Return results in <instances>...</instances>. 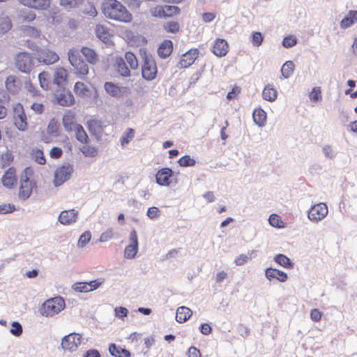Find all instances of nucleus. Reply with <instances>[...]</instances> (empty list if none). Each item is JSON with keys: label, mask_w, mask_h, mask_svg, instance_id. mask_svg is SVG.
Listing matches in <instances>:
<instances>
[{"label": "nucleus", "mask_w": 357, "mask_h": 357, "mask_svg": "<svg viewBox=\"0 0 357 357\" xmlns=\"http://www.w3.org/2000/svg\"><path fill=\"white\" fill-rule=\"evenodd\" d=\"M173 50V43L171 40H166L158 47V54L160 57L165 59L169 56Z\"/></svg>", "instance_id": "a878e982"}, {"label": "nucleus", "mask_w": 357, "mask_h": 357, "mask_svg": "<svg viewBox=\"0 0 357 357\" xmlns=\"http://www.w3.org/2000/svg\"><path fill=\"white\" fill-rule=\"evenodd\" d=\"M73 289L77 292H89L91 291V289L89 287L88 282H76L73 285Z\"/></svg>", "instance_id": "79ce46f5"}, {"label": "nucleus", "mask_w": 357, "mask_h": 357, "mask_svg": "<svg viewBox=\"0 0 357 357\" xmlns=\"http://www.w3.org/2000/svg\"><path fill=\"white\" fill-rule=\"evenodd\" d=\"M152 15L155 17L165 18L164 6H157L152 11Z\"/></svg>", "instance_id": "e2e57ef3"}, {"label": "nucleus", "mask_w": 357, "mask_h": 357, "mask_svg": "<svg viewBox=\"0 0 357 357\" xmlns=\"http://www.w3.org/2000/svg\"><path fill=\"white\" fill-rule=\"evenodd\" d=\"M265 276L268 280L276 279L281 282H284L288 279V275L286 273L271 267L265 270Z\"/></svg>", "instance_id": "dca6fc26"}, {"label": "nucleus", "mask_w": 357, "mask_h": 357, "mask_svg": "<svg viewBox=\"0 0 357 357\" xmlns=\"http://www.w3.org/2000/svg\"><path fill=\"white\" fill-rule=\"evenodd\" d=\"M264 37L261 33L256 31L252 33V43L254 46L258 47L261 45Z\"/></svg>", "instance_id": "6e6d98bb"}, {"label": "nucleus", "mask_w": 357, "mask_h": 357, "mask_svg": "<svg viewBox=\"0 0 357 357\" xmlns=\"http://www.w3.org/2000/svg\"><path fill=\"white\" fill-rule=\"evenodd\" d=\"M114 312L116 317L120 319H123L127 317L128 313V309L124 307H116L114 309Z\"/></svg>", "instance_id": "bf43d9fd"}, {"label": "nucleus", "mask_w": 357, "mask_h": 357, "mask_svg": "<svg viewBox=\"0 0 357 357\" xmlns=\"http://www.w3.org/2000/svg\"><path fill=\"white\" fill-rule=\"evenodd\" d=\"M83 357H100V354L97 349H91L84 353Z\"/></svg>", "instance_id": "774afa93"}, {"label": "nucleus", "mask_w": 357, "mask_h": 357, "mask_svg": "<svg viewBox=\"0 0 357 357\" xmlns=\"http://www.w3.org/2000/svg\"><path fill=\"white\" fill-rule=\"evenodd\" d=\"M68 54V60L76 70V73L81 75H87L89 73L88 65L81 59L79 50L70 49Z\"/></svg>", "instance_id": "39448f33"}, {"label": "nucleus", "mask_w": 357, "mask_h": 357, "mask_svg": "<svg viewBox=\"0 0 357 357\" xmlns=\"http://www.w3.org/2000/svg\"><path fill=\"white\" fill-rule=\"evenodd\" d=\"M17 1L24 6L36 10H45L50 5V0H17Z\"/></svg>", "instance_id": "2eb2a0df"}, {"label": "nucleus", "mask_w": 357, "mask_h": 357, "mask_svg": "<svg viewBox=\"0 0 357 357\" xmlns=\"http://www.w3.org/2000/svg\"><path fill=\"white\" fill-rule=\"evenodd\" d=\"M16 83H18V81L14 76L10 75L6 80V86L8 91L15 93L18 89V86Z\"/></svg>", "instance_id": "58836bf2"}, {"label": "nucleus", "mask_w": 357, "mask_h": 357, "mask_svg": "<svg viewBox=\"0 0 357 357\" xmlns=\"http://www.w3.org/2000/svg\"><path fill=\"white\" fill-rule=\"evenodd\" d=\"M192 314V310L185 307H178L176 313V320L178 323L185 322Z\"/></svg>", "instance_id": "393cba45"}, {"label": "nucleus", "mask_w": 357, "mask_h": 357, "mask_svg": "<svg viewBox=\"0 0 357 357\" xmlns=\"http://www.w3.org/2000/svg\"><path fill=\"white\" fill-rule=\"evenodd\" d=\"M278 96L277 90L271 84H267L262 91V98L267 101L273 102Z\"/></svg>", "instance_id": "cd10ccee"}, {"label": "nucleus", "mask_w": 357, "mask_h": 357, "mask_svg": "<svg viewBox=\"0 0 357 357\" xmlns=\"http://www.w3.org/2000/svg\"><path fill=\"white\" fill-rule=\"evenodd\" d=\"M274 261L286 268H291L294 266V263L289 258L283 254H278L274 257Z\"/></svg>", "instance_id": "2f4dec72"}, {"label": "nucleus", "mask_w": 357, "mask_h": 357, "mask_svg": "<svg viewBox=\"0 0 357 357\" xmlns=\"http://www.w3.org/2000/svg\"><path fill=\"white\" fill-rule=\"evenodd\" d=\"M357 22V10H349L347 15L341 20L340 27L347 29Z\"/></svg>", "instance_id": "5701e85b"}, {"label": "nucleus", "mask_w": 357, "mask_h": 357, "mask_svg": "<svg viewBox=\"0 0 357 357\" xmlns=\"http://www.w3.org/2000/svg\"><path fill=\"white\" fill-rule=\"evenodd\" d=\"M270 225L276 228H280L281 220L279 215L276 214H271L268 218Z\"/></svg>", "instance_id": "4d7b16f0"}, {"label": "nucleus", "mask_w": 357, "mask_h": 357, "mask_svg": "<svg viewBox=\"0 0 357 357\" xmlns=\"http://www.w3.org/2000/svg\"><path fill=\"white\" fill-rule=\"evenodd\" d=\"M33 169L28 167L25 168L21 175V185L19 190V197L21 199H27L33 190L35 183L30 181L31 176L33 175Z\"/></svg>", "instance_id": "f03ea898"}, {"label": "nucleus", "mask_w": 357, "mask_h": 357, "mask_svg": "<svg viewBox=\"0 0 357 357\" xmlns=\"http://www.w3.org/2000/svg\"><path fill=\"white\" fill-rule=\"evenodd\" d=\"M123 59L130 69L136 70L138 68V61L133 53L130 52H126Z\"/></svg>", "instance_id": "72a5a7b5"}, {"label": "nucleus", "mask_w": 357, "mask_h": 357, "mask_svg": "<svg viewBox=\"0 0 357 357\" xmlns=\"http://www.w3.org/2000/svg\"><path fill=\"white\" fill-rule=\"evenodd\" d=\"M12 27V23L9 17H6L0 20V31L6 33Z\"/></svg>", "instance_id": "37998d69"}, {"label": "nucleus", "mask_w": 357, "mask_h": 357, "mask_svg": "<svg viewBox=\"0 0 357 357\" xmlns=\"http://www.w3.org/2000/svg\"><path fill=\"white\" fill-rule=\"evenodd\" d=\"M82 2L83 0H59L60 5L66 9L75 8L82 4Z\"/></svg>", "instance_id": "a19ab883"}, {"label": "nucleus", "mask_w": 357, "mask_h": 357, "mask_svg": "<svg viewBox=\"0 0 357 357\" xmlns=\"http://www.w3.org/2000/svg\"><path fill=\"white\" fill-rule=\"evenodd\" d=\"M174 172L170 168H162L160 169L156 175V183L162 186H168L170 184L169 178L173 175Z\"/></svg>", "instance_id": "4468645a"}, {"label": "nucleus", "mask_w": 357, "mask_h": 357, "mask_svg": "<svg viewBox=\"0 0 357 357\" xmlns=\"http://www.w3.org/2000/svg\"><path fill=\"white\" fill-rule=\"evenodd\" d=\"M146 215L149 218L155 219L159 216L160 210L155 206L150 207L148 208Z\"/></svg>", "instance_id": "052dcab7"}, {"label": "nucleus", "mask_w": 357, "mask_h": 357, "mask_svg": "<svg viewBox=\"0 0 357 357\" xmlns=\"http://www.w3.org/2000/svg\"><path fill=\"white\" fill-rule=\"evenodd\" d=\"M81 344V336L77 333H70L63 337L61 347L65 350L73 351Z\"/></svg>", "instance_id": "9b49d317"}, {"label": "nucleus", "mask_w": 357, "mask_h": 357, "mask_svg": "<svg viewBox=\"0 0 357 357\" xmlns=\"http://www.w3.org/2000/svg\"><path fill=\"white\" fill-rule=\"evenodd\" d=\"M294 66L293 61H286L281 68V73L282 76L286 79L289 78L294 73Z\"/></svg>", "instance_id": "f704fd0d"}, {"label": "nucleus", "mask_w": 357, "mask_h": 357, "mask_svg": "<svg viewBox=\"0 0 357 357\" xmlns=\"http://www.w3.org/2000/svg\"><path fill=\"white\" fill-rule=\"evenodd\" d=\"M106 93L112 98H121L131 93V89L128 86H120L112 82H106L104 84Z\"/></svg>", "instance_id": "423d86ee"}, {"label": "nucleus", "mask_w": 357, "mask_h": 357, "mask_svg": "<svg viewBox=\"0 0 357 357\" xmlns=\"http://www.w3.org/2000/svg\"><path fill=\"white\" fill-rule=\"evenodd\" d=\"M20 17L24 21L30 22L36 19V15L32 11L22 10L20 12Z\"/></svg>", "instance_id": "3c124183"}, {"label": "nucleus", "mask_w": 357, "mask_h": 357, "mask_svg": "<svg viewBox=\"0 0 357 357\" xmlns=\"http://www.w3.org/2000/svg\"><path fill=\"white\" fill-rule=\"evenodd\" d=\"M59 128V123L58 121L56 119L53 118V119H50V121H49V123H48V126L47 128V132L48 134H50L51 135L57 136L59 135V133H58Z\"/></svg>", "instance_id": "e433bc0d"}, {"label": "nucleus", "mask_w": 357, "mask_h": 357, "mask_svg": "<svg viewBox=\"0 0 357 357\" xmlns=\"http://www.w3.org/2000/svg\"><path fill=\"white\" fill-rule=\"evenodd\" d=\"M74 172V167L69 163H65L59 167L54 172L53 183L55 187H59L68 181Z\"/></svg>", "instance_id": "20e7f679"}, {"label": "nucleus", "mask_w": 357, "mask_h": 357, "mask_svg": "<svg viewBox=\"0 0 357 357\" xmlns=\"http://www.w3.org/2000/svg\"><path fill=\"white\" fill-rule=\"evenodd\" d=\"M165 9V15L166 17H171L174 15L178 14L180 12V9L178 7L175 6H164Z\"/></svg>", "instance_id": "09e8293b"}, {"label": "nucleus", "mask_w": 357, "mask_h": 357, "mask_svg": "<svg viewBox=\"0 0 357 357\" xmlns=\"http://www.w3.org/2000/svg\"><path fill=\"white\" fill-rule=\"evenodd\" d=\"M297 43L296 38L293 36H288L284 38L282 45L284 47L289 48L294 46Z\"/></svg>", "instance_id": "864d4df0"}, {"label": "nucleus", "mask_w": 357, "mask_h": 357, "mask_svg": "<svg viewBox=\"0 0 357 357\" xmlns=\"http://www.w3.org/2000/svg\"><path fill=\"white\" fill-rule=\"evenodd\" d=\"M15 67L24 73H29L33 66V60L30 54L22 52L16 55Z\"/></svg>", "instance_id": "0eeeda50"}, {"label": "nucleus", "mask_w": 357, "mask_h": 357, "mask_svg": "<svg viewBox=\"0 0 357 357\" xmlns=\"http://www.w3.org/2000/svg\"><path fill=\"white\" fill-rule=\"evenodd\" d=\"M249 260V257L247 255L241 254L236 257L234 262L237 266H242Z\"/></svg>", "instance_id": "680f3d73"}, {"label": "nucleus", "mask_w": 357, "mask_h": 357, "mask_svg": "<svg viewBox=\"0 0 357 357\" xmlns=\"http://www.w3.org/2000/svg\"><path fill=\"white\" fill-rule=\"evenodd\" d=\"M14 124L20 131H24L27 128L26 116L23 107L19 104L14 108Z\"/></svg>", "instance_id": "f8f14e48"}, {"label": "nucleus", "mask_w": 357, "mask_h": 357, "mask_svg": "<svg viewBox=\"0 0 357 357\" xmlns=\"http://www.w3.org/2000/svg\"><path fill=\"white\" fill-rule=\"evenodd\" d=\"M56 101L61 106L69 107L74 104L75 99L70 91L63 90L56 95Z\"/></svg>", "instance_id": "a211bd4d"}, {"label": "nucleus", "mask_w": 357, "mask_h": 357, "mask_svg": "<svg viewBox=\"0 0 357 357\" xmlns=\"http://www.w3.org/2000/svg\"><path fill=\"white\" fill-rule=\"evenodd\" d=\"M68 76L67 71L63 68H56L54 72L53 84H56L58 86H62L66 82Z\"/></svg>", "instance_id": "b1692460"}, {"label": "nucleus", "mask_w": 357, "mask_h": 357, "mask_svg": "<svg viewBox=\"0 0 357 357\" xmlns=\"http://www.w3.org/2000/svg\"><path fill=\"white\" fill-rule=\"evenodd\" d=\"M139 250V245L129 244L124 250V257L126 259H134Z\"/></svg>", "instance_id": "c9c22d12"}, {"label": "nucleus", "mask_w": 357, "mask_h": 357, "mask_svg": "<svg viewBox=\"0 0 357 357\" xmlns=\"http://www.w3.org/2000/svg\"><path fill=\"white\" fill-rule=\"evenodd\" d=\"M10 332L13 335L20 337L23 332L22 325L18 321H13L11 324Z\"/></svg>", "instance_id": "c03bdc74"}, {"label": "nucleus", "mask_w": 357, "mask_h": 357, "mask_svg": "<svg viewBox=\"0 0 357 357\" xmlns=\"http://www.w3.org/2000/svg\"><path fill=\"white\" fill-rule=\"evenodd\" d=\"M328 212L326 204L321 202L311 206L307 211V217L310 221L318 222L327 215Z\"/></svg>", "instance_id": "1a4fd4ad"}, {"label": "nucleus", "mask_w": 357, "mask_h": 357, "mask_svg": "<svg viewBox=\"0 0 357 357\" xmlns=\"http://www.w3.org/2000/svg\"><path fill=\"white\" fill-rule=\"evenodd\" d=\"M96 36L104 43L109 44L111 43V35L107 27L103 25H97L96 28Z\"/></svg>", "instance_id": "4be33fe9"}, {"label": "nucleus", "mask_w": 357, "mask_h": 357, "mask_svg": "<svg viewBox=\"0 0 357 357\" xmlns=\"http://www.w3.org/2000/svg\"><path fill=\"white\" fill-rule=\"evenodd\" d=\"M75 116L73 113L70 111L66 113L62 119L63 126L65 130L68 132L72 131L73 128L75 129Z\"/></svg>", "instance_id": "c85d7f7f"}, {"label": "nucleus", "mask_w": 357, "mask_h": 357, "mask_svg": "<svg viewBox=\"0 0 357 357\" xmlns=\"http://www.w3.org/2000/svg\"><path fill=\"white\" fill-rule=\"evenodd\" d=\"M89 131L92 135L101 133L102 131V122L96 119H91L87 121Z\"/></svg>", "instance_id": "7c9ffc66"}, {"label": "nucleus", "mask_w": 357, "mask_h": 357, "mask_svg": "<svg viewBox=\"0 0 357 357\" xmlns=\"http://www.w3.org/2000/svg\"><path fill=\"white\" fill-rule=\"evenodd\" d=\"M33 157L35 158V161L40 165H44L46 162L43 152L41 150H36L33 153Z\"/></svg>", "instance_id": "13d9d810"}, {"label": "nucleus", "mask_w": 357, "mask_h": 357, "mask_svg": "<svg viewBox=\"0 0 357 357\" xmlns=\"http://www.w3.org/2000/svg\"><path fill=\"white\" fill-rule=\"evenodd\" d=\"M81 52L84 56L86 61L91 64H96L98 63L99 60L98 56L93 49L83 47L81 49Z\"/></svg>", "instance_id": "c756f323"}, {"label": "nucleus", "mask_w": 357, "mask_h": 357, "mask_svg": "<svg viewBox=\"0 0 357 357\" xmlns=\"http://www.w3.org/2000/svg\"><path fill=\"white\" fill-rule=\"evenodd\" d=\"M199 52L197 49L190 50L183 54L179 62L181 68H188L191 66L197 57Z\"/></svg>", "instance_id": "f3484780"}, {"label": "nucleus", "mask_w": 357, "mask_h": 357, "mask_svg": "<svg viewBox=\"0 0 357 357\" xmlns=\"http://www.w3.org/2000/svg\"><path fill=\"white\" fill-rule=\"evenodd\" d=\"M91 238V232L89 231H86L84 232L79 237L78 241V245L79 247H84L86 243L90 241Z\"/></svg>", "instance_id": "8fccbe9b"}, {"label": "nucleus", "mask_w": 357, "mask_h": 357, "mask_svg": "<svg viewBox=\"0 0 357 357\" xmlns=\"http://www.w3.org/2000/svg\"><path fill=\"white\" fill-rule=\"evenodd\" d=\"M322 152L326 158L331 160L334 159L337 154L333 148L330 145H324L322 147Z\"/></svg>", "instance_id": "a18cd8bd"}, {"label": "nucleus", "mask_w": 357, "mask_h": 357, "mask_svg": "<svg viewBox=\"0 0 357 357\" xmlns=\"http://www.w3.org/2000/svg\"><path fill=\"white\" fill-rule=\"evenodd\" d=\"M165 29L170 33H175L179 30V24L177 22H169L165 24Z\"/></svg>", "instance_id": "603ef678"}, {"label": "nucleus", "mask_w": 357, "mask_h": 357, "mask_svg": "<svg viewBox=\"0 0 357 357\" xmlns=\"http://www.w3.org/2000/svg\"><path fill=\"white\" fill-rule=\"evenodd\" d=\"M181 167H192L195 165L196 161L194 158H191L188 155H185L181 157L178 161Z\"/></svg>", "instance_id": "ea45409f"}, {"label": "nucleus", "mask_w": 357, "mask_h": 357, "mask_svg": "<svg viewBox=\"0 0 357 357\" xmlns=\"http://www.w3.org/2000/svg\"><path fill=\"white\" fill-rule=\"evenodd\" d=\"M62 153L63 151L61 149L56 146L53 147L50 151V155L51 158L54 159L59 158L62 155Z\"/></svg>", "instance_id": "69168bd1"}, {"label": "nucleus", "mask_w": 357, "mask_h": 357, "mask_svg": "<svg viewBox=\"0 0 357 357\" xmlns=\"http://www.w3.org/2000/svg\"><path fill=\"white\" fill-rule=\"evenodd\" d=\"M121 347H117L115 344H111L109 347V351L112 356L119 357L121 356Z\"/></svg>", "instance_id": "0e129e2a"}, {"label": "nucleus", "mask_w": 357, "mask_h": 357, "mask_svg": "<svg viewBox=\"0 0 357 357\" xmlns=\"http://www.w3.org/2000/svg\"><path fill=\"white\" fill-rule=\"evenodd\" d=\"M1 181L4 187L13 188L17 181L15 169L9 168L3 176Z\"/></svg>", "instance_id": "412c9836"}, {"label": "nucleus", "mask_w": 357, "mask_h": 357, "mask_svg": "<svg viewBox=\"0 0 357 357\" xmlns=\"http://www.w3.org/2000/svg\"><path fill=\"white\" fill-rule=\"evenodd\" d=\"M213 54L218 56H223L228 52V45L225 40L224 39H217L213 45Z\"/></svg>", "instance_id": "6ab92c4d"}, {"label": "nucleus", "mask_w": 357, "mask_h": 357, "mask_svg": "<svg viewBox=\"0 0 357 357\" xmlns=\"http://www.w3.org/2000/svg\"><path fill=\"white\" fill-rule=\"evenodd\" d=\"M113 236V231L112 229H107L106 231L103 232L100 237V242H106L111 239Z\"/></svg>", "instance_id": "338daca9"}, {"label": "nucleus", "mask_w": 357, "mask_h": 357, "mask_svg": "<svg viewBox=\"0 0 357 357\" xmlns=\"http://www.w3.org/2000/svg\"><path fill=\"white\" fill-rule=\"evenodd\" d=\"M65 307V302L62 297L58 296L47 300L40 309L42 315L52 317L60 312Z\"/></svg>", "instance_id": "7ed1b4c3"}, {"label": "nucleus", "mask_w": 357, "mask_h": 357, "mask_svg": "<svg viewBox=\"0 0 357 357\" xmlns=\"http://www.w3.org/2000/svg\"><path fill=\"white\" fill-rule=\"evenodd\" d=\"M78 218V211L75 209L62 211L58 218L59 222L63 225H70L75 223Z\"/></svg>", "instance_id": "ddd939ff"}, {"label": "nucleus", "mask_w": 357, "mask_h": 357, "mask_svg": "<svg viewBox=\"0 0 357 357\" xmlns=\"http://www.w3.org/2000/svg\"><path fill=\"white\" fill-rule=\"evenodd\" d=\"M114 67L116 72L121 76L129 77L130 75V68L128 66L125 59L123 57H117L116 59Z\"/></svg>", "instance_id": "aec40b11"}, {"label": "nucleus", "mask_w": 357, "mask_h": 357, "mask_svg": "<svg viewBox=\"0 0 357 357\" xmlns=\"http://www.w3.org/2000/svg\"><path fill=\"white\" fill-rule=\"evenodd\" d=\"M252 117L255 123L259 127L265 126L266 122V113L261 108L255 109L252 113Z\"/></svg>", "instance_id": "bb28decb"}, {"label": "nucleus", "mask_w": 357, "mask_h": 357, "mask_svg": "<svg viewBox=\"0 0 357 357\" xmlns=\"http://www.w3.org/2000/svg\"><path fill=\"white\" fill-rule=\"evenodd\" d=\"M157 75V66L155 62L151 58L147 56L144 60L142 66V75L146 80H153Z\"/></svg>", "instance_id": "9d476101"}, {"label": "nucleus", "mask_w": 357, "mask_h": 357, "mask_svg": "<svg viewBox=\"0 0 357 357\" xmlns=\"http://www.w3.org/2000/svg\"><path fill=\"white\" fill-rule=\"evenodd\" d=\"M104 15L111 20L122 22H129L132 15L126 8L116 0H108L102 4Z\"/></svg>", "instance_id": "f257e3e1"}, {"label": "nucleus", "mask_w": 357, "mask_h": 357, "mask_svg": "<svg viewBox=\"0 0 357 357\" xmlns=\"http://www.w3.org/2000/svg\"><path fill=\"white\" fill-rule=\"evenodd\" d=\"M134 137V130L128 128L124 135L121 138V144L122 146L128 144L130 141Z\"/></svg>", "instance_id": "49530a36"}, {"label": "nucleus", "mask_w": 357, "mask_h": 357, "mask_svg": "<svg viewBox=\"0 0 357 357\" xmlns=\"http://www.w3.org/2000/svg\"><path fill=\"white\" fill-rule=\"evenodd\" d=\"M15 206L12 204H3L0 205V214H7L15 211Z\"/></svg>", "instance_id": "5fc2aeb1"}, {"label": "nucleus", "mask_w": 357, "mask_h": 357, "mask_svg": "<svg viewBox=\"0 0 357 357\" xmlns=\"http://www.w3.org/2000/svg\"><path fill=\"white\" fill-rule=\"evenodd\" d=\"M82 153L86 157H94L97 155L98 151L94 146H84L80 149Z\"/></svg>", "instance_id": "de8ad7c7"}, {"label": "nucleus", "mask_w": 357, "mask_h": 357, "mask_svg": "<svg viewBox=\"0 0 357 357\" xmlns=\"http://www.w3.org/2000/svg\"><path fill=\"white\" fill-rule=\"evenodd\" d=\"M75 130L76 139L81 143L86 144L89 138L83 127L80 124H75Z\"/></svg>", "instance_id": "473e14b6"}, {"label": "nucleus", "mask_w": 357, "mask_h": 357, "mask_svg": "<svg viewBox=\"0 0 357 357\" xmlns=\"http://www.w3.org/2000/svg\"><path fill=\"white\" fill-rule=\"evenodd\" d=\"M38 79L40 82V86L45 90H48L49 85L50 83L49 73L45 71L39 73Z\"/></svg>", "instance_id": "4c0bfd02"}, {"label": "nucleus", "mask_w": 357, "mask_h": 357, "mask_svg": "<svg viewBox=\"0 0 357 357\" xmlns=\"http://www.w3.org/2000/svg\"><path fill=\"white\" fill-rule=\"evenodd\" d=\"M36 59L45 65H51L57 62L59 59V55L54 51L47 48H39L35 54Z\"/></svg>", "instance_id": "6e6552de"}]
</instances>
